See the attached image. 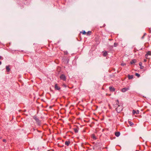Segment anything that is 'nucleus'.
<instances>
[{"mask_svg": "<svg viewBox=\"0 0 151 151\" xmlns=\"http://www.w3.org/2000/svg\"><path fill=\"white\" fill-rule=\"evenodd\" d=\"M139 65L140 66V68L141 69H143L144 68L143 66H142V63L141 62L139 63Z\"/></svg>", "mask_w": 151, "mask_h": 151, "instance_id": "15", "label": "nucleus"}, {"mask_svg": "<svg viewBox=\"0 0 151 151\" xmlns=\"http://www.w3.org/2000/svg\"><path fill=\"white\" fill-rule=\"evenodd\" d=\"M132 113L133 114H139V111L138 110L136 111L134 110H133L132 111Z\"/></svg>", "mask_w": 151, "mask_h": 151, "instance_id": "8", "label": "nucleus"}, {"mask_svg": "<svg viewBox=\"0 0 151 151\" xmlns=\"http://www.w3.org/2000/svg\"><path fill=\"white\" fill-rule=\"evenodd\" d=\"M73 129L75 133H76L78 132L79 130V128L78 127H74Z\"/></svg>", "mask_w": 151, "mask_h": 151, "instance_id": "11", "label": "nucleus"}, {"mask_svg": "<svg viewBox=\"0 0 151 151\" xmlns=\"http://www.w3.org/2000/svg\"><path fill=\"white\" fill-rule=\"evenodd\" d=\"M137 60L136 59H133L130 62L131 64H133L134 63H135L137 62Z\"/></svg>", "mask_w": 151, "mask_h": 151, "instance_id": "12", "label": "nucleus"}, {"mask_svg": "<svg viewBox=\"0 0 151 151\" xmlns=\"http://www.w3.org/2000/svg\"><path fill=\"white\" fill-rule=\"evenodd\" d=\"M135 151H139V150H136Z\"/></svg>", "mask_w": 151, "mask_h": 151, "instance_id": "37", "label": "nucleus"}, {"mask_svg": "<svg viewBox=\"0 0 151 151\" xmlns=\"http://www.w3.org/2000/svg\"><path fill=\"white\" fill-rule=\"evenodd\" d=\"M54 89L55 90H58L59 91H61V88L59 86V85L57 83H55L54 86Z\"/></svg>", "mask_w": 151, "mask_h": 151, "instance_id": "3", "label": "nucleus"}, {"mask_svg": "<svg viewBox=\"0 0 151 151\" xmlns=\"http://www.w3.org/2000/svg\"><path fill=\"white\" fill-rule=\"evenodd\" d=\"M148 55L147 54L145 55V57L146 58V59H147V57H148Z\"/></svg>", "mask_w": 151, "mask_h": 151, "instance_id": "27", "label": "nucleus"}, {"mask_svg": "<svg viewBox=\"0 0 151 151\" xmlns=\"http://www.w3.org/2000/svg\"><path fill=\"white\" fill-rule=\"evenodd\" d=\"M105 148L107 149V147H106Z\"/></svg>", "mask_w": 151, "mask_h": 151, "instance_id": "36", "label": "nucleus"}, {"mask_svg": "<svg viewBox=\"0 0 151 151\" xmlns=\"http://www.w3.org/2000/svg\"><path fill=\"white\" fill-rule=\"evenodd\" d=\"M91 137L93 140H95L97 139V136L96 135V134H92L91 135Z\"/></svg>", "mask_w": 151, "mask_h": 151, "instance_id": "5", "label": "nucleus"}, {"mask_svg": "<svg viewBox=\"0 0 151 151\" xmlns=\"http://www.w3.org/2000/svg\"><path fill=\"white\" fill-rule=\"evenodd\" d=\"M135 75L137 76V77H139L140 76V75L139 74H138V73H136L135 74Z\"/></svg>", "mask_w": 151, "mask_h": 151, "instance_id": "21", "label": "nucleus"}, {"mask_svg": "<svg viewBox=\"0 0 151 151\" xmlns=\"http://www.w3.org/2000/svg\"><path fill=\"white\" fill-rule=\"evenodd\" d=\"M81 33L83 35H85L86 33L85 31H83L82 32H81Z\"/></svg>", "mask_w": 151, "mask_h": 151, "instance_id": "22", "label": "nucleus"}, {"mask_svg": "<svg viewBox=\"0 0 151 151\" xmlns=\"http://www.w3.org/2000/svg\"><path fill=\"white\" fill-rule=\"evenodd\" d=\"M149 32L150 33L151 32V30L150 29H149Z\"/></svg>", "mask_w": 151, "mask_h": 151, "instance_id": "30", "label": "nucleus"}, {"mask_svg": "<svg viewBox=\"0 0 151 151\" xmlns=\"http://www.w3.org/2000/svg\"><path fill=\"white\" fill-rule=\"evenodd\" d=\"M128 123L131 126H132L134 125L133 123L131 121H129Z\"/></svg>", "mask_w": 151, "mask_h": 151, "instance_id": "18", "label": "nucleus"}, {"mask_svg": "<svg viewBox=\"0 0 151 151\" xmlns=\"http://www.w3.org/2000/svg\"><path fill=\"white\" fill-rule=\"evenodd\" d=\"M127 77L129 80H130L133 78L134 76L133 75H130L129 74L127 75Z\"/></svg>", "mask_w": 151, "mask_h": 151, "instance_id": "13", "label": "nucleus"}, {"mask_svg": "<svg viewBox=\"0 0 151 151\" xmlns=\"http://www.w3.org/2000/svg\"><path fill=\"white\" fill-rule=\"evenodd\" d=\"M147 55H151V51H148L147 53Z\"/></svg>", "mask_w": 151, "mask_h": 151, "instance_id": "19", "label": "nucleus"}, {"mask_svg": "<svg viewBox=\"0 0 151 151\" xmlns=\"http://www.w3.org/2000/svg\"><path fill=\"white\" fill-rule=\"evenodd\" d=\"M62 141H63V142H64V141L63 140H62Z\"/></svg>", "mask_w": 151, "mask_h": 151, "instance_id": "40", "label": "nucleus"}, {"mask_svg": "<svg viewBox=\"0 0 151 151\" xmlns=\"http://www.w3.org/2000/svg\"><path fill=\"white\" fill-rule=\"evenodd\" d=\"M120 133L119 132H116L115 133V135L117 137H119L120 135Z\"/></svg>", "mask_w": 151, "mask_h": 151, "instance_id": "14", "label": "nucleus"}, {"mask_svg": "<svg viewBox=\"0 0 151 151\" xmlns=\"http://www.w3.org/2000/svg\"><path fill=\"white\" fill-rule=\"evenodd\" d=\"M71 142L69 139H68L67 141H66L65 142V145L67 146H68L70 144Z\"/></svg>", "mask_w": 151, "mask_h": 151, "instance_id": "6", "label": "nucleus"}, {"mask_svg": "<svg viewBox=\"0 0 151 151\" xmlns=\"http://www.w3.org/2000/svg\"><path fill=\"white\" fill-rule=\"evenodd\" d=\"M55 62L57 64H58L59 63V60L57 59L55 60Z\"/></svg>", "mask_w": 151, "mask_h": 151, "instance_id": "20", "label": "nucleus"}, {"mask_svg": "<svg viewBox=\"0 0 151 151\" xmlns=\"http://www.w3.org/2000/svg\"><path fill=\"white\" fill-rule=\"evenodd\" d=\"M33 118L36 121L37 125H38L39 126H40L41 125V121L39 119V118L36 115L33 116Z\"/></svg>", "mask_w": 151, "mask_h": 151, "instance_id": "2", "label": "nucleus"}, {"mask_svg": "<svg viewBox=\"0 0 151 151\" xmlns=\"http://www.w3.org/2000/svg\"><path fill=\"white\" fill-rule=\"evenodd\" d=\"M68 61L67 63H68Z\"/></svg>", "mask_w": 151, "mask_h": 151, "instance_id": "39", "label": "nucleus"}, {"mask_svg": "<svg viewBox=\"0 0 151 151\" xmlns=\"http://www.w3.org/2000/svg\"><path fill=\"white\" fill-rule=\"evenodd\" d=\"M109 88L110 91L111 92H114L115 91V89L112 86H110Z\"/></svg>", "mask_w": 151, "mask_h": 151, "instance_id": "7", "label": "nucleus"}, {"mask_svg": "<svg viewBox=\"0 0 151 151\" xmlns=\"http://www.w3.org/2000/svg\"><path fill=\"white\" fill-rule=\"evenodd\" d=\"M58 147H63L64 146L63 145H60L59 144H58Z\"/></svg>", "mask_w": 151, "mask_h": 151, "instance_id": "24", "label": "nucleus"}, {"mask_svg": "<svg viewBox=\"0 0 151 151\" xmlns=\"http://www.w3.org/2000/svg\"><path fill=\"white\" fill-rule=\"evenodd\" d=\"M2 138V137H0V140Z\"/></svg>", "mask_w": 151, "mask_h": 151, "instance_id": "34", "label": "nucleus"}, {"mask_svg": "<svg viewBox=\"0 0 151 151\" xmlns=\"http://www.w3.org/2000/svg\"><path fill=\"white\" fill-rule=\"evenodd\" d=\"M10 66L9 65H8L6 66V71L8 72H9L10 70Z\"/></svg>", "mask_w": 151, "mask_h": 151, "instance_id": "9", "label": "nucleus"}, {"mask_svg": "<svg viewBox=\"0 0 151 151\" xmlns=\"http://www.w3.org/2000/svg\"><path fill=\"white\" fill-rule=\"evenodd\" d=\"M147 61V59H144V62H146Z\"/></svg>", "mask_w": 151, "mask_h": 151, "instance_id": "29", "label": "nucleus"}, {"mask_svg": "<svg viewBox=\"0 0 151 151\" xmlns=\"http://www.w3.org/2000/svg\"><path fill=\"white\" fill-rule=\"evenodd\" d=\"M108 55V53H107V51H104V53H103V55L104 56V57H106V56L107 55Z\"/></svg>", "mask_w": 151, "mask_h": 151, "instance_id": "16", "label": "nucleus"}, {"mask_svg": "<svg viewBox=\"0 0 151 151\" xmlns=\"http://www.w3.org/2000/svg\"><path fill=\"white\" fill-rule=\"evenodd\" d=\"M92 33L91 31H89L87 32H86V34L88 35H91Z\"/></svg>", "mask_w": 151, "mask_h": 151, "instance_id": "17", "label": "nucleus"}, {"mask_svg": "<svg viewBox=\"0 0 151 151\" xmlns=\"http://www.w3.org/2000/svg\"><path fill=\"white\" fill-rule=\"evenodd\" d=\"M96 108H98V106H96Z\"/></svg>", "mask_w": 151, "mask_h": 151, "instance_id": "38", "label": "nucleus"}, {"mask_svg": "<svg viewBox=\"0 0 151 151\" xmlns=\"http://www.w3.org/2000/svg\"><path fill=\"white\" fill-rule=\"evenodd\" d=\"M63 86H64V87H67V86L64 83H63Z\"/></svg>", "mask_w": 151, "mask_h": 151, "instance_id": "26", "label": "nucleus"}, {"mask_svg": "<svg viewBox=\"0 0 151 151\" xmlns=\"http://www.w3.org/2000/svg\"><path fill=\"white\" fill-rule=\"evenodd\" d=\"M144 37L145 36L144 35H143L142 37V39H143Z\"/></svg>", "mask_w": 151, "mask_h": 151, "instance_id": "31", "label": "nucleus"}, {"mask_svg": "<svg viewBox=\"0 0 151 151\" xmlns=\"http://www.w3.org/2000/svg\"><path fill=\"white\" fill-rule=\"evenodd\" d=\"M60 80H62L63 81H66V77L64 74H61L60 76Z\"/></svg>", "mask_w": 151, "mask_h": 151, "instance_id": "4", "label": "nucleus"}, {"mask_svg": "<svg viewBox=\"0 0 151 151\" xmlns=\"http://www.w3.org/2000/svg\"><path fill=\"white\" fill-rule=\"evenodd\" d=\"M146 33H145L143 35L144 36H145L146 35Z\"/></svg>", "mask_w": 151, "mask_h": 151, "instance_id": "32", "label": "nucleus"}, {"mask_svg": "<svg viewBox=\"0 0 151 151\" xmlns=\"http://www.w3.org/2000/svg\"><path fill=\"white\" fill-rule=\"evenodd\" d=\"M116 104L118 105L117 107L116 108V111L118 113H120L122 110L123 108L122 107L118 105L119 101L118 100L116 101Z\"/></svg>", "mask_w": 151, "mask_h": 151, "instance_id": "1", "label": "nucleus"}, {"mask_svg": "<svg viewBox=\"0 0 151 151\" xmlns=\"http://www.w3.org/2000/svg\"><path fill=\"white\" fill-rule=\"evenodd\" d=\"M129 89V88L125 87L122 89V91L123 92H126V91L128 90Z\"/></svg>", "mask_w": 151, "mask_h": 151, "instance_id": "10", "label": "nucleus"}, {"mask_svg": "<svg viewBox=\"0 0 151 151\" xmlns=\"http://www.w3.org/2000/svg\"><path fill=\"white\" fill-rule=\"evenodd\" d=\"M118 45V44L117 43L115 42L114 44V47H116Z\"/></svg>", "mask_w": 151, "mask_h": 151, "instance_id": "23", "label": "nucleus"}, {"mask_svg": "<svg viewBox=\"0 0 151 151\" xmlns=\"http://www.w3.org/2000/svg\"><path fill=\"white\" fill-rule=\"evenodd\" d=\"M2 58V57L0 56V60Z\"/></svg>", "mask_w": 151, "mask_h": 151, "instance_id": "33", "label": "nucleus"}, {"mask_svg": "<svg viewBox=\"0 0 151 151\" xmlns=\"http://www.w3.org/2000/svg\"><path fill=\"white\" fill-rule=\"evenodd\" d=\"M64 54L65 55H67L68 54V52H67V51H65L64 52Z\"/></svg>", "mask_w": 151, "mask_h": 151, "instance_id": "25", "label": "nucleus"}, {"mask_svg": "<svg viewBox=\"0 0 151 151\" xmlns=\"http://www.w3.org/2000/svg\"><path fill=\"white\" fill-rule=\"evenodd\" d=\"M1 64V62L0 61V65Z\"/></svg>", "mask_w": 151, "mask_h": 151, "instance_id": "35", "label": "nucleus"}, {"mask_svg": "<svg viewBox=\"0 0 151 151\" xmlns=\"http://www.w3.org/2000/svg\"><path fill=\"white\" fill-rule=\"evenodd\" d=\"M3 141L4 142H6V140L5 139H4L3 140Z\"/></svg>", "mask_w": 151, "mask_h": 151, "instance_id": "28", "label": "nucleus"}]
</instances>
